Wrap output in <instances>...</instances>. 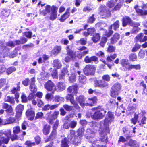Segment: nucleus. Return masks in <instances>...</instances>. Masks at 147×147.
<instances>
[{"label":"nucleus","mask_w":147,"mask_h":147,"mask_svg":"<svg viewBox=\"0 0 147 147\" xmlns=\"http://www.w3.org/2000/svg\"><path fill=\"white\" fill-rule=\"evenodd\" d=\"M92 110L95 111L94 114L91 116L92 119L95 120H99L102 119L104 117L106 111L100 107L92 109Z\"/></svg>","instance_id":"1"},{"label":"nucleus","mask_w":147,"mask_h":147,"mask_svg":"<svg viewBox=\"0 0 147 147\" xmlns=\"http://www.w3.org/2000/svg\"><path fill=\"white\" fill-rule=\"evenodd\" d=\"M0 62L3 61V59L8 55L9 50L7 48L6 46L4 45V42L0 41Z\"/></svg>","instance_id":"2"},{"label":"nucleus","mask_w":147,"mask_h":147,"mask_svg":"<svg viewBox=\"0 0 147 147\" xmlns=\"http://www.w3.org/2000/svg\"><path fill=\"white\" fill-rule=\"evenodd\" d=\"M51 111L47 113L46 115V119L47 121L50 124H53V121L56 119L59 114L58 111H55L52 114H51Z\"/></svg>","instance_id":"3"},{"label":"nucleus","mask_w":147,"mask_h":147,"mask_svg":"<svg viewBox=\"0 0 147 147\" xmlns=\"http://www.w3.org/2000/svg\"><path fill=\"white\" fill-rule=\"evenodd\" d=\"M121 86L119 83H117L114 84L111 90V95L115 97L119 94V91L121 88Z\"/></svg>","instance_id":"4"},{"label":"nucleus","mask_w":147,"mask_h":147,"mask_svg":"<svg viewBox=\"0 0 147 147\" xmlns=\"http://www.w3.org/2000/svg\"><path fill=\"white\" fill-rule=\"evenodd\" d=\"M95 70L93 65H88L86 66L84 69L83 71L85 75L88 76L94 74Z\"/></svg>","instance_id":"5"},{"label":"nucleus","mask_w":147,"mask_h":147,"mask_svg":"<svg viewBox=\"0 0 147 147\" xmlns=\"http://www.w3.org/2000/svg\"><path fill=\"white\" fill-rule=\"evenodd\" d=\"M45 88L48 91H51L53 93L56 90L54 84L51 80L48 81L44 85Z\"/></svg>","instance_id":"6"},{"label":"nucleus","mask_w":147,"mask_h":147,"mask_svg":"<svg viewBox=\"0 0 147 147\" xmlns=\"http://www.w3.org/2000/svg\"><path fill=\"white\" fill-rule=\"evenodd\" d=\"M99 11L100 14L102 16L107 17L110 16V11L105 5H102L100 6Z\"/></svg>","instance_id":"7"},{"label":"nucleus","mask_w":147,"mask_h":147,"mask_svg":"<svg viewBox=\"0 0 147 147\" xmlns=\"http://www.w3.org/2000/svg\"><path fill=\"white\" fill-rule=\"evenodd\" d=\"M114 118V114L111 112H108V117L105 118L104 120V125L109 126V124L113 121Z\"/></svg>","instance_id":"8"},{"label":"nucleus","mask_w":147,"mask_h":147,"mask_svg":"<svg viewBox=\"0 0 147 147\" xmlns=\"http://www.w3.org/2000/svg\"><path fill=\"white\" fill-rule=\"evenodd\" d=\"M94 84L96 86L102 88L107 87L108 86V83L103 80H96Z\"/></svg>","instance_id":"9"},{"label":"nucleus","mask_w":147,"mask_h":147,"mask_svg":"<svg viewBox=\"0 0 147 147\" xmlns=\"http://www.w3.org/2000/svg\"><path fill=\"white\" fill-rule=\"evenodd\" d=\"M140 25V24L138 22H132V23H131L130 26L133 28L131 30L132 33L133 34L137 33L140 30V28L138 27Z\"/></svg>","instance_id":"10"},{"label":"nucleus","mask_w":147,"mask_h":147,"mask_svg":"<svg viewBox=\"0 0 147 147\" xmlns=\"http://www.w3.org/2000/svg\"><path fill=\"white\" fill-rule=\"evenodd\" d=\"M135 40L136 42L139 41L141 42H143L147 40V36H145L143 33H140L138 34L135 38Z\"/></svg>","instance_id":"11"},{"label":"nucleus","mask_w":147,"mask_h":147,"mask_svg":"<svg viewBox=\"0 0 147 147\" xmlns=\"http://www.w3.org/2000/svg\"><path fill=\"white\" fill-rule=\"evenodd\" d=\"M69 46H68L67 48V52L68 56L65 59V61L67 62L69 61L71 58H74L75 56V53L69 49Z\"/></svg>","instance_id":"12"},{"label":"nucleus","mask_w":147,"mask_h":147,"mask_svg":"<svg viewBox=\"0 0 147 147\" xmlns=\"http://www.w3.org/2000/svg\"><path fill=\"white\" fill-rule=\"evenodd\" d=\"M76 99L80 104V105L82 107H84L85 105L84 103L85 100V98L84 96L83 95H80L79 96H76Z\"/></svg>","instance_id":"13"},{"label":"nucleus","mask_w":147,"mask_h":147,"mask_svg":"<svg viewBox=\"0 0 147 147\" xmlns=\"http://www.w3.org/2000/svg\"><path fill=\"white\" fill-rule=\"evenodd\" d=\"M97 100V98L96 96L89 98H88L87 103H85V106H92L94 104L96 103Z\"/></svg>","instance_id":"14"},{"label":"nucleus","mask_w":147,"mask_h":147,"mask_svg":"<svg viewBox=\"0 0 147 147\" xmlns=\"http://www.w3.org/2000/svg\"><path fill=\"white\" fill-rule=\"evenodd\" d=\"M52 7L48 5L45 7V9L43 11H40V14L44 16L46 15L47 14L49 13L50 11H52Z\"/></svg>","instance_id":"15"},{"label":"nucleus","mask_w":147,"mask_h":147,"mask_svg":"<svg viewBox=\"0 0 147 147\" xmlns=\"http://www.w3.org/2000/svg\"><path fill=\"white\" fill-rule=\"evenodd\" d=\"M52 11L50 15V19L53 20L57 17V8L54 6H52Z\"/></svg>","instance_id":"16"},{"label":"nucleus","mask_w":147,"mask_h":147,"mask_svg":"<svg viewBox=\"0 0 147 147\" xmlns=\"http://www.w3.org/2000/svg\"><path fill=\"white\" fill-rule=\"evenodd\" d=\"M120 38L119 35L117 33H115L110 39V43L114 44L116 43Z\"/></svg>","instance_id":"17"},{"label":"nucleus","mask_w":147,"mask_h":147,"mask_svg":"<svg viewBox=\"0 0 147 147\" xmlns=\"http://www.w3.org/2000/svg\"><path fill=\"white\" fill-rule=\"evenodd\" d=\"M121 63L122 66L125 67L126 69L129 70L130 64L127 59H123L121 61Z\"/></svg>","instance_id":"18"},{"label":"nucleus","mask_w":147,"mask_h":147,"mask_svg":"<svg viewBox=\"0 0 147 147\" xmlns=\"http://www.w3.org/2000/svg\"><path fill=\"white\" fill-rule=\"evenodd\" d=\"M16 121V119L13 117H10L3 121V124L6 125L13 123Z\"/></svg>","instance_id":"19"},{"label":"nucleus","mask_w":147,"mask_h":147,"mask_svg":"<svg viewBox=\"0 0 147 147\" xmlns=\"http://www.w3.org/2000/svg\"><path fill=\"white\" fill-rule=\"evenodd\" d=\"M98 60V58L95 56H93L90 57H89L88 56H87L84 59V61L87 63H91L92 61H96Z\"/></svg>","instance_id":"20"},{"label":"nucleus","mask_w":147,"mask_h":147,"mask_svg":"<svg viewBox=\"0 0 147 147\" xmlns=\"http://www.w3.org/2000/svg\"><path fill=\"white\" fill-rule=\"evenodd\" d=\"M78 86L77 84L74 85L69 86L67 89V91L70 93L73 92L74 93H77Z\"/></svg>","instance_id":"21"},{"label":"nucleus","mask_w":147,"mask_h":147,"mask_svg":"<svg viewBox=\"0 0 147 147\" xmlns=\"http://www.w3.org/2000/svg\"><path fill=\"white\" fill-rule=\"evenodd\" d=\"M26 114L29 119L31 120L33 119L34 116V111L28 110L26 111Z\"/></svg>","instance_id":"22"},{"label":"nucleus","mask_w":147,"mask_h":147,"mask_svg":"<svg viewBox=\"0 0 147 147\" xmlns=\"http://www.w3.org/2000/svg\"><path fill=\"white\" fill-rule=\"evenodd\" d=\"M23 109V105H18L16 108V110L17 115H19L20 116L22 114V111Z\"/></svg>","instance_id":"23"},{"label":"nucleus","mask_w":147,"mask_h":147,"mask_svg":"<svg viewBox=\"0 0 147 147\" xmlns=\"http://www.w3.org/2000/svg\"><path fill=\"white\" fill-rule=\"evenodd\" d=\"M78 50L81 51H83L81 52V56H84L86 54H88L89 51L87 48L85 46L80 47L78 48Z\"/></svg>","instance_id":"24"},{"label":"nucleus","mask_w":147,"mask_h":147,"mask_svg":"<svg viewBox=\"0 0 147 147\" xmlns=\"http://www.w3.org/2000/svg\"><path fill=\"white\" fill-rule=\"evenodd\" d=\"M77 74L79 75L78 80L80 83H84L86 81V78L83 75L81 74V72L80 71H78Z\"/></svg>","instance_id":"25"},{"label":"nucleus","mask_w":147,"mask_h":147,"mask_svg":"<svg viewBox=\"0 0 147 147\" xmlns=\"http://www.w3.org/2000/svg\"><path fill=\"white\" fill-rule=\"evenodd\" d=\"M77 124V122L74 121H71L69 124L68 125L65 123V129H68L70 127L71 128H74L76 126Z\"/></svg>","instance_id":"26"},{"label":"nucleus","mask_w":147,"mask_h":147,"mask_svg":"<svg viewBox=\"0 0 147 147\" xmlns=\"http://www.w3.org/2000/svg\"><path fill=\"white\" fill-rule=\"evenodd\" d=\"M20 40H15L16 45H19L20 44H24L27 41V39L24 37H22Z\"/></svg>","instance_id":"27"},{"label":"nucleus","mask_w":147,"mask_h":147,"mask_svg":"<svg viewBox=\"0 0 147 147\" xmlns=\"http://www.w3.org/2000/svg\"><path fill=\"white\" fill-rule=\"evenodd\" d=\"M129 145L131 147H138L139 144L136 141L130 139L129 142Z\"/></svg>","instance_id":"28"},{"label":"nucleus","mask_w":147,"mask_h":147,"mask_svg":"<svg viewBox=\"0 0 147 147\" xmlns=\"http://www.w3.org/2000/svg\"><path fill=\"white\" fill-rule=\"evenodd\" d=\"M61 47L59 46H56L54 47L51 51L52 54L56 55L59 53L61 50Z\"/></svg>","instance_id":"29"},{"label":"nucleus","mask_w":147,"mask_h":147,"mask_svg":"<svg viewBox=\"0 0 147 147\" xmlns=\"http://www.w3.org/2000/svg\"><path fill=\"white\" fill-rule=\"evenodd\" d=\"M5 135L7 137V138H7L9 140V138L11 137V131L10 130H8L5 131L4 133L1 132H0V136L3 137V136ZM3 137H4L3 136Z\"/></svg>","instance_id":"30"},{"label":"nucleus","mask_w":147,"mask_h":147,"mask_svg":"<svg viewBox=\"0 0 147 147\" xmlns=\"http://www.w3.org/2000/svg\"><path fill=\"white\" fill-rule=\"evenodd\" d=\"M5 102H8L11 104L14 105L15 103L14 98L12 97H10L9 96H6L4 99Z\"/></svg>","instance_id":"31"},{"label":"nucleus","mask_w":147,"mask_h":147,"mask_svg":"<svg viewBox=\"0 0 147 147\" xmlns=\"http://www.w3.org/2000/svg\"><path fill=\"white\" fill-rule=\"evenodd\" d=\"M57 88H56V90L57 91L60 92L64 90V87L63 83L59 82L57 84Z\"/></svg>","instance_id":"32"},{"label":"nucleus","mask_w":147,"mask_h":147,"mask_svg":"<svg viewBox=\"0 0 147 147\" xmlns=\"http://www.w3.org/2000/svg\"><path fill=\"white\" fill-rule=\"evenodd\" d=\"M100 35L98 33H96L93 35L92 38V40L94 43H96L100 40Z\"/></svg>","instance_id":"33"},{"label":"nucleus","mask_w":147,"mask_h":147,"mask_svg":"<svg viewBox=\"0 0 147 147\" xmlns=\"http://www.w3.org/2000/svg\"><path fill=\"white\" fill-rule=\"evenodd\" d=\"M53 67L55 69H59L60 68L61 65L60 63L59 62L58 60H55L53 61Z\"/></svg>","instance_id":"34"},{"label":"nucleus","mask_w":147,"mask_h":147,"mask_svg":"<svg viewBox=\"0 0 147 147\" xmlns=\"http://www.w3.org/2000/svg\"><path fill=\"white\" fill-rule=\"evenodd\" d=\"M50 126L48 125H46L44 126L43 129V132L45 135L48 134L49 132Z\"/></svg>","instance_id":"35"},{"label":"nucleus","mask_w":147,"mask_h":147,"mask_svg":"<svg viewBox=\"0 0 147 147\" xmlns=\"http://www.w3.org/2000/svg\"><path fill=\"white\" fill-rule=\"evenodd\" d=\"M130 137L129 136H127L126 138V139H125L124 137L123 136H120L119 138V139L118 140V143L119 144L121 142H122V143H124L126 142L127 141V140L128 138Z\"/></svg>","instance_id":"36"},{"label":"nucleus","mask_w":147,"mask_h":147,"mask_svg":"<svg viewBox=\"0 0 147 147\" xmlns=\"http://www.w3.org/2000/svg\"><path fill=\"white\" fill-rule=\"evenodd\" d=\"M41 76L42 77L41 79L45 80H47L49 76V74L45 71L41 73Z\"/></svg>","instance_id":"37"},{"label":"nucleus","mask_w":147,"mask_h":147,"mask_svg":"<svg viewBox=\"0 0 147 147\" xmlns=\"http://www.w3.org/2000/svg\"><path fill=\"white\" fill-rule=\"evenodd\" d=\"M66 99L67 100H69L71 103L74 102V96L71 94H68L66 97Z\"/></svg>","instance_id":"38"},{"label":"nucleus","mask_w":147,"mask_h":147,"mask_svg":"<svg viewBox=\"0 0 147 147\" xmlns=\"http://www.w3.org/2000/svg\"><path fill=\"white\" fill-rule=\"evenodd\" d=\"M141 68L140 65L139 64L130 65L129 70H131L132 69H134L136 70H140Z\"/></svg>","instance_id":"39"},{"label":"nucleus","mask_w":147,"mask_h":147,"mask_svg":"<svg viewBox=\"0 0 147 147\" xmlns=\"http://www.w3.org/2000/svg\"><path fill=\"white\" fill-rule=\"evenodd\" d=\"M136 12L140 16L147 15V10L143 11L140 9H136Z\"/></svg>","instance_id":"40"},{"label":"nucleus","mask_w":147,"mask_h":147,"mask_svg":"<svg viewBox=\"0 0 147 147\" xmlns=\"http://www.w3.org/2000/svg\"><path fill=\"white\" fill-rule=\"evenodd\" d=\"M30 88L31 91L33 93L36 92L37 90V87L34 83L30 84Z\"/></svg>","instance_id":"41"},{"label":"nucleus","mask_w":147,"mask_h":147,"mask_svg":"<svg viewBox=\"0 0 147 147\" xmlns=\"http://www.w3.org/2000/svg\"><path fill=\"white\" fill-rule=\"evenodd\" d=\"M16 70V68L12 67L8 68L6 71V72L8 75L11 74L13 72L15 71Z\"/></svg>","instance_id":"42"},{"label":"nucleus","mask_w":147,"mask_h":147,"mask_svg":"<svg viewBox=\"0 0 147 147\" xmlns=\"http://www.w3.org/2000/svg\"><path fill=\"white\" fill-rule=\"evenodd\" d=\"M129 60L132 61H136L137 56L135 54H131L129 56Z\"/></svg>","instance_id":"43"},{"label":"nucleus","mask_w":147,"mask_h":147,"mask_svg":"<svg viewBox=\"0 0 147 147\" xmlns=\"http://www.w3.org/2000/svg\"><path fill=\"white\" fill-rule=\"evenodd\" d=\"M7 84L6 81L5 79L1 78L0 79V89L3 86Z\"/></svg>","instance_id":"44"},{"label":"nucleus","mask_w":147,"mask_h":147,"mask_svg":"<svg viewBox=\"0 0 147 147\" xmlns=\"http://www.w3.org/2000/svg\"><path fill=\"white\" fill-rule=\"evenodd\" d=\"M84 129L83 127L79 128L77 131L78 134V136H82L84 135Z\"/></svg>","instance_id":"45"},{"label":"nucleus","mask_w":147,"mask_h":147,"mask_svg":"<svg viewBox=\"0 0 147 147\" xmlns=\"http://www.w3.org/2000/svg\"><path fill=\"white\" fill-rule=\"evenodd\" d=\"M107 40V38L105 37L102 38L101 39L100 42L99 43L100 45L102 47H104L105 46V44Z\"/></svg>","instance_id":"46"},{"label":"nucleus","mask_w":147,"mask_h":147,"mask_svg":"<svg viewBox=\"0 0 147 147\" xmlns=\"http://www.w3.org/2000/svg\"><path fill=\"white\" fill-rule=\"evenodd\" d=\"M75 131L73 130H71L70 133L68 135V138L70 140H71L74 137Z\"/></svg>","instance_id":"47"},{"label":"nucleus","mask_w":147,"mask_h":147,"mask_svg":"<svg viewBox=\"0 0 147 147\" xmlns=\"http://www.w3.org/2000/svg\"><path fill=\"white\" fill-rule=\"evenodd\" d=\"M20 131V127L19 126H16L13 128V131L14 134H18Z\"/></svg>","instance_id":"48"},{"label":"nucleus","mask_w":147,"mask_h":147,"mask_svg":"<svg viewBox=\"0 0 147 147\" xmlns=\"http://www.w3.org/2000/svg\"><path fill=\"white\" fill-rule=\"evenodd\" d=\"M63 100V98L61 97H60L59 96H55L54 99V100L55 102H60Z\"/></svg>","instance_id":"49"},{"label":"nucleus","mask_w":147,"mask_h":147,"mask_svg":"<svg viewBox=\"0 0 147 147\" xmlns=\"http://www.w3.org/2000/svg\"><path fill=\"white\" fill-rule=\"evenodd\" d=\"M115 49V47L112 45H110L108 48L107 51L109 53L113 52H114Z\"/></svg>","instance_id":"50"},{"label":"nucleus","mask_w":147,"mask_h":147,"mask_svg":"<svg viewBox=\"0 0 147 147\" xmlns=\"http://www.w3.org/2000/svg\"><path fill=\"white\" fill-rule=\"evenodd\" d=\"M115 4V3L114 1H111L107 2V5L109 8H112L114 7Z\"/></svg>","instance_id":"51"},{"label":"nucleus","mask_w":147,"mask_h":147,"mask_svg":"<svg viewBox=\"0 0 147 147\" xmlns=\"http://www.w3.org/2000/svg\"><path fill=\"white\" fill-rule=\"evenodd\" d=\"M119 21L118 20L117 21L113 24L114 29L116 30L119 28Z\"/></svg>","instance_id":"52"},{"label":"nucleus","mask_w":147,"mask_h":147,"mask_svg":"<svg viewBox=\"0 0 147 147\" xmlns=\"http://www.w3.org/2000/svg\"><path fill=\"white\" fill-rule=\"evenodd\" d=\"M98 124L95 122H92L90 123V125L94 129H95L96 130L98 129L97 125Z\"/></svg>","instance_id":"53"},{"label":"nucleus","mask_w":147,"mask_h":147,"mask_svg":"<svg viewBox=\"0 0 147 147\" xmlns=\"http://www.w3.org/2000/svg\"><path fill=\"white\" fill-rule=\"evenodd\" d=\"M53 97V95L50 93H48L45 96L46 99L47 100H52Z\"/></svg>","instance_id":"54"},{"label":"nucleus","mask_w":147,"mask_h":147,"mask_svg":"<svg viewBox=\"0 0 147 147\" xmlns=\"http://www.w3.org/2000/svg\"><path fill=\"white\" fill-rule=\"evenodd\" d=\"M77 42L78 44V43H80L82 45H85L87 43V41L85 39L82 38L80 40L77 41Z\"/></svg>","instance_id":"55"},{"label":"nucleus","mask_w":147,"mask_h":147,"mask_svg":"<svg viewBox=\"0 0 147 147\" xmlns=\"http://www.w3.org/2000/svg\"><path fill=\"white\" fill-rule=\"evenodd\" d=\"M141 45L138 44H136L134 47H133L132 50V52H136V51L139 49L140 48Z\"/></svg>","instance_id":"56"},{"label":"nucleus","mask_w":147,"mask_h":147,"mask_svg":"<svg viewBox=\"0 0 147 147\" xmlns=\"http://www.w3.org/2000/svg\"><path fill=\"white\" fill-rule=\"evenodd\" d=\"M6 46H8L11 47H13L16 45V43L15 42V41H14V42L12 41H9L6 43Z\"/></svg>","instance_id":"57"},{"label":"nucleus","mask_w":147,"mask_h":147,"mask_svg":"<svg viewBox=\"0 0 147 147\" xmlns=\"http://www.w3.org/2000/svg\"><path fill=\"white\" fill-rule=\"evenodd\" d=\"M24 35L27 38H31L32 33L30 32H25L24 33Z\"/></svg>","instance_id":"58"},{"label":"nucleus","mask_w":147,"mask_h":147,"mask_svg":"<svg viewBox=\"0 0 147 147\" xmlns=\"http://www.w3.org/2000/svg\"><path fill=\"white\" fill-rule=\"evenodd\" d=\"M51 74L53 78H57L58 76L57 72L56 70H53Z\"/></svg>","instance_id":"59"},{"label":"nucleus","mask_w":147,"mask_h":147,"mask_svg":"<svg viewBox=\"0 0 147 147\" xmlns=\"http://www.w3.org/2000/svg\"><path fill=\"white\" fill-rule=\"evenodd\" d=\"M43 113L42 112H38L36 114V119H42L43 116Z\"/></svg>","instance_id":"60"},{"label":"nucleus","mask_w":147,"mask_h":147,"mask_svg":"<svg viewBox=\"0 0 147 147\" xmlns=\"http://www.w3.org/2000/svg\"><path fill=\"white\" fill-rule=\"evenodd\" d=\"M122 6V5L121 3H118L116 5L115 7L113 10L114 11H116L119 10Z\"/></svg>","instance_id":"61"},{"label":"nucleus","mask_w":147,"mask_h":147,"mask_svg":"<svg viewBox=\"0 0 147 147\" xmlns=\"http://www.w3.org/2000/svg\"><path fill=\"white\" fill-rule=\"evenodd\" d=\"M144 52L142 51H140L139 53L138 57L140 59H142L144 57Z\"/></svg>","instance_id":"62"},{"label":"nucleus","mask_w":147,"mask_h":147,"mask_svg":"<svg viewBox=\"0 0 147 147\" xmlns=\"http://www.w3.org/2000/svg\"><path fill=\"white\" fill-rule=\"evenodd\" d=\"M21 98L22 102H26L27 101V98L25 95L23 93L21 96Z\"/></svg>","instance_id":"63"},{"label":"nucleus","mask_w":147,"mask_h":147,"mask_svg":"<svg viewBox=\"0 0 147 147\" xmlns=\"http://www.w3.org/2000/svg\"><path fill=\"white\" fill-rule=\"evenodd\" d=\"M102 78L103 80L107 81H109L110 80V78L108 75H105L102 76Z\"/></svg>","instance_id":"64"}]
</instances>
